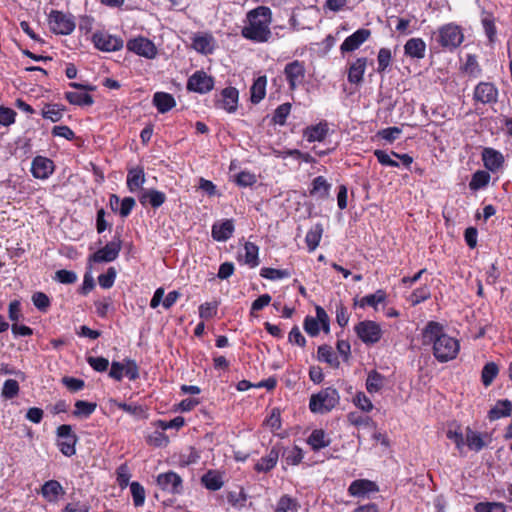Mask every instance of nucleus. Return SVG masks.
<instances>
[{
	"mask_svg": "<svg viewBox=\"0 0 512 512\" xmlns=\"http://www.w3.org/2000/svg\"><path fill=\"white\" fill-rule=\"evenodd\" d=\"M422 344L432 346V353L440 363H446L457 357L460 351L458 339L448 335L444 326L436 321H429L422 330Z\"/></svg>",
	"mask_w": 512,
	"mask_h": 512,
	"instance_id": "f257e3e1",
	"label": "nucleus"
},
{
	"mask_svg": "<svg viewBox=\"0 0 512 512\" xmlns=\"http://www.w3.org/2000/svg\"><path fill=\"white\" fill-rule=\"evenodd\" d=\"M273 13L268 6H257L246 13L241 36L254 43H265L272 37Z\"/></svg>",
	"mask_w": 512,
	"mask_h": 512,
	"instance_id": "f03ea898",
	"label": "nucleus"
},
{
	"mask_svg": "<svg viewBox=\"0 0 512 512\" xmlns=\"http://www.w3.org/2000/svg\"><path fill=\"white\" fill-rule=\"evenodd\" d=\"M432 39L442 50L454 52L464 41L463 28L455 23L444 24L433 33Z\"/></svg>",
	"mask_w": 512,
	"mask_h": 512,
	"instance_id": "7ed1b4c3",
	"label": "nucleus"
},
{
	"mask_svg": "<svg viewBox=\"0 0 512 512\" xmlns=\"http://www.w3.org/2000/svg\"><path fill=\"white\" fill-rule=\"evenodd\" d=\"M340 396L333 387H327L312 394L309 401V409L312 413L325 414L339 404Z\"/></svg>",
	"mask_w": 512,
	"mask_h": 512,
	"instance_id": "20e7f679",
	"label": "nucleus"
},
{
	"mask_svg": "<svg viewBox=\"0 0 512 512\" xmlns=\"http://www.w3.org/2000/svg\"><path fill=\"white\" fill-rule=\"evenodd\" d=\"M474 105H489L493 106L498 102L499 89L493 82L480 81L473 91Z\"/></svg>",
	"mask_w": 512,
	"mask_h": 512,
	"instance_id": "39448f33",
	"label": "nucleus"
},
{
	"mask_svg": "<svg viewBox=\"0 0 512 512\" xmlns=\"http://www.w3.org/2000/svg\"><path fill=\"white\" fill-rule=\"evenodd\" d=\"M354 331L358 338L366 345L378 343L382 338L381 326L372 320H363L355 325Z\"/></svg>",
	"mask_w": 512,
	"mask_h": 512,
	"instance_id": "423d86ee",
	"label": "nucleus"
},
{
	"mask_svg": "<svg viewBox=\"0 0 512 512\" xmlns=\"http://www.w3.org/2000/svg\"><path fill=\"white\" fill-rule=\"evenodd\" d=\"M283 74L288 83L290 91H295L299 86L304 83L306 68L303 61L293 60L287 63L284 67Z\"/></svg>",
	"mask_w": 512,
	"mask_h": 512,
	"instance_id": "0eeeda50",
	"label": "nucleus"
},
{
	"mask_svg": "<svg viewBox=\"0 0 512 512\" xmlns=\"http://www.w3.org/2000/svg\"><path fill=\"white\" fill-rule=\"evenodd\" d=\"M156 484L162 491L173 495H180L184 490L182 477L172 470L158 474Z\"/></svg>",
	"mask_w": 512,
	"mask_h": 512,
	"instance_id": "6e6552de",
	"label": "nucleus"
},
{
	"mask_svg": "<svg viewBox=\"0 0 512 512\" xmlns=\"http://www.w3.org/2000/svg\"><path fill=\"white\" fill-rule=\"evenodd\" d=\"M215 80L203 70L195 71L187 81L186 88L188 91L198 94H207L213 90Z\"/></svg>",
	"mask_w": 512,
	"mask_h": 512,
	"instance_id": "1a4fd4ad",
	"label": "nucleus"
},
{
	"mask_svg": "<svg viewBox=\"0 0 512 512\" xmlns=\"http://www.w3.org/2000/svg\"><path fill=\"white\" fill-rule=\"evenodd\" d=\"M379 492V486L376 482L369 479H356L352 481L347 489V493L355 498H370L372 494Z\"/></svg>",
	"mask_w": 512,
	"mask_h": 512,
	"instance_id": "9d476101",
	"label": "nucleus"
},
{
	"mask_svg": "<svg viewBox=\"0 0 512 512\" xmlns=\"http://www.w3.org/2000/svg\"><path fill=\"white\" fill-rule=\"evenodd\" d=\"M50 29L61 35H68L75 29V23L72 18L63 12L52 11L49 15Z\"/></svg>",
	"mask_w": 512,
	"mask_h": 512,
	"instance_id": "9b49d317",
	"label": "nucleus"
},
{
	"mask_svg": "<svg viewBox=\"0 0 512 512\" xmlns=\"http://www.w3.org/2000/svg\"><path fill=\"white\" fill-rule=\"evenodd\" d=\"M120 248V241L118 239H113L112 241L107 243L103 248L93 253L89 257L88 261L89 263L111 262L117 258Z\"/></svg>",
	"mask_w": 512,
	"mask_h": 512,
	"instance_id": "f8f14e48",
	"label": "nucleus"
},
{
	"mask_svg": "<svg viewBox=\"0 0 512 512\" xmlns=\"http://www.w3.org/2000/svg\"><path fill=\"white\" fill-rule=\"evenodd\" d=\"M281 451L280 443L273 445L269 452L255 463L254 470L258 473H268L273 470L278 463Z\"/></svg>",
	"mask_w": 512,
	"mask_h": 512,
	"instance_id": "ddd939ff",
	"label": "nucleus"
},
{
	"mask_svg": "<svg viewBox=\"0 0 512 512\" xmlns=\"http://www.w3.org/2000/svg\"><path fill=\"white\" fill-rule=\"evenodd\" d=\"M239 91L232 86L224 88L220 92V98L215 101V106L228 113H234L238 108Z\"/></svg>",
	"mask_w": 512,
	"mask_h": 512,
	"instance_id": "4468645a",
	"label": "nucleus"
},
{
	"mask_svg": "<svg viewBox=\"0 0 512 512\" xmlns=\"http://www.w3.org/2000/svg\"><path fill=\"white\" fill-rule=\"evenodd\" d=\"M93 43L97 49L106 52L116 51L123 46L121 38L102 31L93 34Z\"/></svg>",
	"mask_w": 512,
	"mask_h": 512,
	"instance_id": "2eb2a0df",
	"label": "nucleus"
},
{
	"mask_svg": "<svg viewBox=\"0 0 512 512\" xmlns=\"http://www.w3.org/2000/svg\"><path fill=\"white\" fill-rule=\"evenodd\" d=\"M371 36V31L366 28H360L354 33L349 35L341 44V54L353 52L357 50L364 42H366Z\"/></svg>",
	"mask_w": 512,
	"mask_h": 512,
	"instance_id": "dca6fc26",
	"label": "nucleus"
},
{
	"mask_svg": "<svg viewBox=\"0 0 512 512\" xmlns=\"http://www.w3.org/2000/svg\"><path fill=\"white\" fill-rule=\"evenodd\" d=\"M481 157L484 167L492 173L499 171L505 162L503 154L491 147L484 148Z\"/></svg>",
	"mask_w": 512,
	"mask_h": 512,
	"instance_id": "f3484780",
	"label": "nucleus"
},
{
	"mask_svg": "<svg viewBox=\"0 0 512 512\" xmlns=\"http://www.w3.org/2000/svg\"><path fill=\"white\" fill-rule=\"evenodd\" d=\"M130 51L147 59H153L157 55L155 44L145 37L130 40Z\"/></svg>",
	"mask_w": 512,
	"mask_h": 512,
	"instance_id": "a211bd4d",
	"label": "nucleus"
},
{
	"mask_svg": "<svg viewBox=\"0 0 512 512\" xmlns=\"http://www.w3.org/2000/svg\"><path fill=\"white\" fill-rule=\"evenodd\" d=\"M138 200L144 207L149 205L157 209L165 203L166 194L156 189H141Z\"/></svg>",
	"mask_w": 512,
	"mask_h": 512,
	"instance_id": "6ab92c4d",
	"label": "nucleus"
},
{
	"mask_svg": "<svg viewBox=\"0 0 512 512\" xmlns=\"http://www.w3.org/2000/svg\"><path fill=\"white\" fill-rule=\"evenodd\" d=\"M329 133V125L326 120H322L315 125L307 126L303 130V137L306 141L312 142H322L325 140Z\"/></svg>",
	"mask_w": 512,
	"mask_h": 512,
	"instance_id": "aec40b11",
	"label": "nucleus"
},
{
	"mask_svg": "<svg viewBox=\"0 0 512 512\" xmlns=\"http://www.w3.org/2000/svg\"><path fill=\"white\" fill-rule=\"evenodd\" d=\"M54 171V163L52 160L37 156L33 159L31 172L37 179H47Z\"/></svg>",
	"mask_w": 512,
	"mask_h": 512,
	"instance_id": "412c9836",
	"label": "nucleus"
},
{
	"mask_svg": "<svg viewBox=\"0 0 512 512\" xmlns=\"http://www.w3.org/2000/svg\"><path fill=\"white\" fill-rule=\"evenodd\" d=\"M192 48L203 55L214 51V38L210 33H196L192 37Z\"/></svg>",
	"mask_w": 512,
	"mask_h": 512,
	"instance_id": "4be33fe9",
	"label": "nucleus"
},
{
	"mask_svg": "<svg viewBox=\"0 0 512 512\" xmlns=\"http://www.w3.org/2000/svg\"><path fill=\"white\" fill-rule=\"evenodd\" d=\"M234 230L235 227L233 219H226L222 222L213 224L211 235L215 241L226 242L232 237Z\"/></svg>",
	"mask_w": 512,
	"mask_h": 512,
	"instance_id": "5701e85b",
	"label": "nucleus"
},
{
	"mask_svg": "<svg viewBox=\"0 0 512 512\" xmlns=\"http://www.w3.org/2000/svg\"><path fill=\"white\" fill-rule=\"evenodd\" d=\"M331 183L324 176H317L311 182L309 195L320 200H325L330 196Z\"/></svg>",
	"mask_w": 512,
	"mask_h": 512,
	"instance_id": "b1692460",
	"label": "nucleus"
},
{
	"mask_svg": "<svg viewBox=\"0 0 512 512\" xmlns=\"http://www.w3.org/2000/svg\"><path fill=\"white\" fill-rule=\"evenodd\" d=\"M64 494L65 490L57 480L46 481L41 487L42 497L51 503L57 502Z\"/></svg>",
	"mask_w": 512,
	"mask_h": 512,
	"instance_id": "393cba45",
	"label": "nucleus"
},
{
	"mask_svg": "<svg viewBox=\"0 0 512 512\" xmlns=\"http://www.w3.org/2000/svg\"><path fill=\"white\" fill-rule=\"evenodd\" d=\"M368 59L359 57L348 68L347 79L351 84H359L363 81Z\"/></svg>",
	"mask_w": 512,
	"mask_h": 512,
	"instance_id": "a878e982",
	"label": "nucleus"
},
{
	"mask_svg": "<svg viewBox=\"0 0 512 512\" xmlns=\"http://www.w3.org/2000/svg\"><path fill=\"white\" fill-rule=\"evenodd\" d=\"M387 299V293L383 289H378L373 294H368L362 297L360 300L354 299V306L365 308L367 306L372 307L374 310L378 309V305L384 303Z\"/></svg>",
	"mask_w": 512,
	"mask_h": 512,
	"instance_id": "bb28decb",
	"label": "nucleus"
},
{
	"mask_svg": "<svg viewBox=\"0 0 512 512\" xmlns=\"http://www.w3.org/2000/svg\"><path fill=\"white\" fill-rule=\"evenodd\" d=\"M512 415V402L508 399H500L488 411L487 418L493 422L500 418L509 417Z\"/></svg>",
	"mask_w": 512,
	"mask_h": 512,
	"instance_id": "cd10ccee",
	"label": "nucleus"
},
{
	"mask_svg": "<svg viewBox=\"0 0 512 512\" xmlns=\"http://www.w3.org/2000/svg\"><path fill=\"white\" fill-rule=\"evenodd\" d=\"M426 43L422 38H410L404 45V54L410 58L423 59Z\"/></svg>",
	"mask_w": 512,
	"mask_h": 512,
	"instance_id": "c85d7f7f",
	"label": "nucleus"
},
{
	"mask_svg": "<svg viewBox=\"0 0 512 512\" xmlns=\"http://www.w3.org/2000/svg\"><path fill=\"white\" fill-rule=\"evenodd\" d=\"M307 444L314 452H318L331 444V439L323 429H314L307 438Z\"/></svg>",
	"mask_w": 512,
	"mask_h": 512,
	"instance_id": "c756f323",
	"label": "nucleus"
},
{
	"mask_svg": "<svg viewBox=\"0 0 512 512\" xmlns=\"http://www.w3.org/2000/svg\"><path fill=\"white\" fill-rule=\"evenodd\" d=\"M153 104L159 113H166L175 107L174 97L166 92H156L153 96Z\"/></svg>",
	"mask_w": 512,
	"mask_h": 512,
	"instance_id": "7c9ffc66",
	"label": "nucleus"
},
{
	"mask_svg": "<svg viewBox=\"0 0 512 512\" xmlns=\"http://www.w3.org/2000/svg\"><path fill=\"white\" fill-rule=\"evenodd\" d=\"M201 483L210 491L220 490L223 485V477L217 470H208L202 477Z\"/></svg>",
	"mask_w": 512,
	"mask_h": 512,
	"instance_id": "2f4dec72",
	"label": "nucleus"
},
{
	"mask_svg": "<svg viewBox=\"0 0 512 512\" xmlns=\"http://www.w3.org/2000/svg\"><path fill=\"white\" fill-rule=\"evenodd\" d=\"M465 436V445L472 451L479 452L486 446L482 434L472 430L469 426L465 429Z\"/></svg>",
	"mask_w": 512,
	"mask_h": 512,
	"instance_id": "473e14b6",
	"label": "nucleus"
},
{
	"mask_svg": "<svg viewBox=\"0 0 512 512\" xmlns=\"http://www.w3.org/2000/svg\"><path fill=\"white\" fill-rule=\"evenodd\" d=\"M301 505L299 501L289 494L282 495L277 501L274 512H299Z\"/></svg>",
	"mask_w": 512,
	"mask_h": 512,
	"instance_id": "72a5a7b5",
	"label": "nucleus"
},
{
	"mask_svg": "<svg viewBox=\"0 0 512 512\" xmlns=\"http://www.w3.org/2000/svg\"><path fill=\"white\" fill-rule=\"evenodd\" d=\"M280 455H282L286 464L290 465V466L299 465L304 458L303 450L297 445H295L294 447H292L290 449L284 448L282 446V451H281Z\"/></svg>",
	"mask_w": 512,
	"mask_h": 512,
	"instance_id": "f704fd0d",
	"label": "nucleus"
},
{
	"mask_svg": "<svg viewBox=\"0 0 512 512\" xmlns=\"http://www.w3.org/2000/svg\"><path fill=\"white\" fill-rule=\"evenodd\" d=\"M266 85V76H259L256 80H254L250 88L252 103L257 104L264 99L266 95Z\"/></svg>",
	"mask_w": 512,
	"mask_h": 512,
	"instance_id": "c9c22d12",
	"label": "nucleus"
},
{
	"mask_svg": "<svg viewBox=\"0 0 512 512\" xmlns=\"http://www.w3.org/2000/svg\"><path fill=\"white\" fill-rule=\"evenodd\" d=\"M317 357L319 361L326 362L332 367L337 368L340 365L338 356L329 345L324 344L319 346L317 350Z\"/></svg>",
	"mask_w": 512,
	"mask_h": 512,
	"instance_id": "e433bc0d",
	"label": "nucleus"
},
{
	"mask_svg": "<svg viewBox=\"0 0 512 512\" xmlns=\"http://www.w3.org/2000/svg\"><path fill=\"white\" fill-rule=\"evenodd\" d=\"M65 98L70 104L79 106H89L93 104V98L85 90L84 91H68Z\"/></svg>",
	"mask_w": 512,
	"mask_h": 512,
	"instance_id": "4c0bfd02",
	"label": "nucleus"
},
{
	"mask_svg": "<svg viewBox=\"0 0 512 512\" xmlns=\"http://www.w3.org/2000/svg\"><path fill=\"white\" fill-rule=\"evenodd\" d=\"M461 70L471 78H478L482 75V68L474 54H468L466 56V61L461 67Z\"/></svg>",
	"mask_w": 512,
	"mask_h": 512,
	"instance_id": "58836bf2",
	"label": "nucleus"
},
{
	"mask_svg": "<svg viewBox=\"0 0 512 512\" xmlns=\"http://www.w3.org/2000/svg\"><path fill=\"white\" fill-rule=\"evenodd\" d=\"M244 263L251 268L259 265V247L253 242H246L244 244Z\"/></svg>",
	"mask_w": 512,
	"mask_h": 512,
	"instance_id": "ea45409f",
	"label": "nucleus"
},
{
	"mask_svg": "<svg viewBox=\"0 0 512 512\" xmlns=\"http://www.w3.org/2000/svg\"><path fill=\"white\" fill-rule=\"evenodd\" d=\"M490 174L488 171L477 170L473 173L472 178L469 182V188L471 191H478L489 184Z\"/></svg>",
	"mask_w": 512,
	"mask_h": 512,
	"instance_id": "a19ab883",
	"label": "nucleus"
},
{
	"mask_svg": "<svg viewBox=\"0 0 512 512\" xmlns=\"http://www.w3.org/2000/svg\"><path fill=\"white\" fill-rule=\"evenodd\" d=\"M323 229L320 224H316L311 228L305 236V243L310 252L314 251L318 246L322 238Z\"/></svg>",
	"mask_w": 512,
	"mask_h": 512,
	"instance_id": "79ce46f5",
	"label": "nucleus"
},
{
	"mask_svg": "<svg viewBox=\"0 0 512 512\" xmlns=\"http://www.w3.org/2000/svg\"><path fill=\"white\" fill-rule=\"evenodd\" d=\"M384 385V376L376 370L369 372L366 380V389L369 393L379 392Z\"/></svg>",
	"mask_w": 512,
	"mask_h": 512,
	"instance_id": "37998d69",
	"label": "nucleus"
},
{
	"mask_svg": "<svg viewBox=\"0 0 512 512\" xmlns=\"http://www.w3.org/2000/svg\"><path fill=\"white\" fill-rule=\"evenodd\" d=\"M499 373L498 365L495 362H488L484 365L481 372V381L485 387L492 384Z\"/></svg>",
	"mask_w": 512,
	"mask_h": 512,
	"instance_id": "c03bdc74",
	"label": "nucleus"
},
{
	"mask_svg": "<svg viewBox=\"0 0 512 512\" xmlns=\"http://www.w3.org/2000/svg\"><path fill=\"white\" fill-rule=\"evenodd\" d=\"M431 291L427 285H423L413 290V292L408 297V301L411 306H417L420 303L430 299Z\"/></svg>",
	"mask_w": 512,
	"mask_h": 512,
	"instance_id": "a18cd8bd",
	"label": "nucleus"
},
{
	"mask_svg": "<svg viewBox=\"0 0 512 512\" xmlns=\"http://www.w3.org/2000/svg\"><path fill=\"white\" fill-rule=\"evenodd\" d=\"M260 276L268 280H278L289 278L291 272L288 269H276L271 267H263L260 270Z\"/></svg>",
	"mask_w": 512,
	"mask_h": 512,
	"instance_id": "49530a36",
	"label": "nucleus"
},
{
	"mask_svg": "<svg viewBox=\"0 0 512 512\" xmlns=\"http://www.w3.org/2000/svg\"><path fill=\"white\" fill-rule=\"evenodd\" d=\"M130 493L135 507H141L145 503L146 492L144 487L136 481L130 482Z\"/></svg>",
	"mask_w": 512,
	"mask_h": 512,
	"instance_id": "de8ad7c7",
	"label": "nucleus"
},
{
	"mask_svg": "<svg viewBox=\"0 0 512 512\" xmlns=\"http://www.w3.org/2000/svg\"><path fill=\"white\" fill-rule=\"evenodd\" d=\"M481 22L489 41L494 42L497 30L495 26V19L492 13L484 12Z\"/></svg>",
	"mask_w": 512,
	"mask_h": 512,
	"instance_id": "09e8293b",
	"label": "nucleus"
},
{
	"mask_svg": "<svg viewBox=\"0 0 512 512\" xmlns=\"http://www.w3.org/2000/svg\"><path fill=\"white\" fill-rule=\"evenodd\" d=\"M291 107L292 106L289 102L279 105L274 111L272 122L281 126L285 125L291 112Z\"/></svg>",
	"mask_w": 512,
	"mask_h": 512,
	"instance_id": "8fccbe9b",
	"label": "nucleus"
},
{
	"mask_svg": "<svg viewBox=\"0 0 512 512\" xmlns=\"http://www.w3.org/2000/svg\"><path fill=\"white\" fill-rule=\"evenodd\" d=\"M145 183V173L142 167L130 169V192L142 188Z\"/></svg>",
	"mask_w": 512,
	"mask_h": 512,
	"instance_id": "3c124183",
	"label": "nucleus"
},
{
	"mask_svg": "<svg viewBox=\"0 0 512 512\" xmlns=\"http://www.w3.org/2000/svg\"><path fill=\"white\" fill-rule=\"evenodd\" d=\"M392 53L389 48H381L377 55V72L384 73L386 69L391 65Z\"/></svg>",
	"mask_w": 512,
	"mask_h": 512,
	"instance_id": "603ef678",
	"label": "nucleus"
},
{
	"mask_svg": "<svg viewBox=\"0 0 512 512\" xmlns=\"http://www.w3.org/2000/svg\"><path fill=\"white\" fill-rule=\"evenodd\" d=\"M219 302H205L199 306V317L203 320H209L217 315Z\"/></svg>",
	"mask_w": 512,
	"mask_h": 512,
	"instance_id": "864d4df0",
	"label": "nucleus"
},
{
	"mask_svg": "<svg viewBox=\"0 0 512 512\" xmlns=\"http://www.w3.org/2000/svg\"><path fill=\"white\" fill-rule=\"evenodd\" d=\"M247 497L248 496H247L244 488H241L238 492L230 491L227 495V500L231 506H233L235 508H241V507L245 506Z\"/></svg>",
	"mask_w": 512,
	"mask_h": 512,
	"instance_id": "5fc2aeb1",
	"label": "nucleus"
},
{
	"mask_svg": "<svg viewBox=\"0 0 512 512\" xmlns=\"http://www.w3.org/2000/svg\"><path fill=\"white\" fill-rule=\"evenodd\" d=\"M348 421L356 426H364V427H376L375 422L369 416H362L357 412H351L348 414Z\"/></svg>",
	"mask_w": 512,
	"mask_h": 512,
	"instance_id": "6e6d98bb",
	"label": "nucleus"
},
{
	"mask_svg": "<svg viewBox=\"0 0 512 512\" xmlns=\"http://www.w3.org/2000/svg\"><path fill=\"white\" fill-rule=\"evenodd\" d=\"M446 437L454 442L457 450L462 451L465 446V439L459 425H456V429L450 427L446 432Z\"/></svg>",
	"mask_w": 512,
	"mask_h": 512,
	"instance_id": "4d7b16f0",
	"label": "nucleus"
},
{
	"mask_svg": "<svg viewBox=\"0 0 512 512\" xmlns=\"http://www.w3.org/2000/svg\"><path fill=\"white\" fill-rule=\"evenodd\" d=\"M475 512H506V507L500 502H480L474 507Z\"/></svg>",
	"mask_w": 512,
	"mask_h": 512,
	"instance_id": "13d9d810",
	"label": "nucleus"
},
{
	"mask_svg": "<svg viewBox=\"0 0 512 512\" xmlns=\"http://www.w3.org/2000/svg\"><path fill=\"white\" fill-rule=\"evenodd\" d=\"M256 182V175L250 171H241L235 177V183L240 187H251Z\"/></svg>",
	"mask_w": 512,
	"mask_h": 512,
	"instance_id": "bf43d9fd",
	"label": "nucleus"
},
{
	"mask_svg": "<svg viewBox=\"0 0 512 512\" xmlns=\"http://www.w3.org/2000/svg\"><path fill=\"white\" fill-rule=\"evenodd\" d=\"M95 409H96L95 403L78 400L75 403L74 415L88 417L95 411Z\"/></svg>",
	"mask_w": 512,
	"mask_h": 512,
	"instance_id": "052dcab7",
	"label": "nucleus"
},
{
	"mask_svg": "<svg viewBox=\"0 0 512 512\" xmlns=\"http://www.w3.org/2000/svg\"><path fill=\"white\" fill-rule=\"evenodd\" d=\"M19 393V384L14 379H7L2 387L1 394L6 399H12Z\"/></svg>",
	"mask_w": 512,
	"mask_h": 512,
	"instance_id": "680f3d73",
	"label": "nucleus"
},
{
	"mask_svg": "<svg viewBox=\"0 0 512 512\" xmlns=\"http://www.w3.org/2000/svg\"><path fill=\"white\" fill-rule=\"evenodd\" d=\"M110 206L113 211L119 210L122 216L128 215V197L120 200L118 196L113 194L110 196Z\"/></svg>",
	"mask_w": 512,
	"mask_h": 512,
	"instance_id": "e2e57ef3",
	"label": "nucleus"
},
{
	"mask_svg": "<svg viewBox=\"0 0 512 512\" xmlns=\"http://www.w3.org/2000/svg\"><path fill=\"white\" fill-rule=\"evenodd\" d=\"M78 277L74 271L61 269L55 272L54 280L62 284H73Z\"/></svg>",
	"mask_w": 512,
	"mask_h": 512,
	"instance_id": "0e129e2a",
	"label": "nucleus"
},
{
	"mask_svg": "<svg viewBox=\"0 0 512 512\" xmlns=\"http://www.w3.org/2000/svg\"><path fill=\"white\" fill-rule=\"evenodd\" d=\"M353 403L364 412H370L373 409L371 400L366 396L364 392L361 391L356 393L353 399Z\"/></svg>",
	"mask_w": 512,
	"mask_h": 512,
	"instance_id": "69168bd1",
	"label": "nucleus"
},
{
	"mask_svg": "<svg viewBox=\"0 0 512 512\" xmlns=\"http://www.w3.org/2000/svg\"><path fill=\"white\" fill-rule=\"evenodd\" d=\"M76 437H69L67 439H59L58 447L65 456H72L75 454Z\"/></svg>",
	"mask_w": 512,
	"mask_h": 512,
	"instance_id": "338daca9",
	"label": "nucleus"
},
{
	"mask_svg": "<svg viewBox=\"0 0 512 512\" xmlns=\"http://www.w3.org/2000/svg\"><path fill=\"white\" fill-rule=\"evenodd\" d=\"M17 113L9 108L0 105V125L2 126H10L15 122Z\"/></svg>",
	"mask_w": 512,
	"mask_h": 512,
	"instance_id": "774afa93",
	"label": "nucleus"
}]
</instances>
